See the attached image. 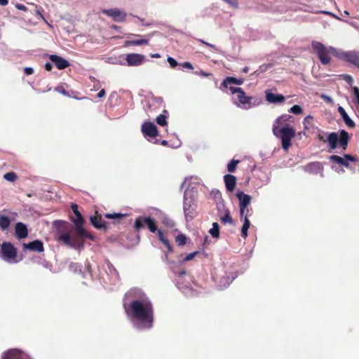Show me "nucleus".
<instances>
[{
    "instance_id": "nucleus-1",
    "label": "nucleus",
    "mask_w": 359,
    "mask_h": 359,
    "mask_svg": "<svg viewBox=\"0 0 359 359\" xmlns=\"http://www.w3.org/2000/svg\"><path fill=\"white\" fill-rule=\"evenodd\" d=\"M138 299L124 303L123 308L127 315L138 323L140 330L150 329L154 323V308L151 301L144 294L139 296Z\"/></svg>"
},
{
    "instance_id": "nucleus-2",
    "label": "nucleus",
    "mask_w": 359,
    "mask_h": 359,
    "mask_svg": "<svg viewBox=\"0 0 359 359\" xmlns=\"http://www.w3.org/2000/svg\"><path fill=\"white\" fill-rule=\"evenodd\" d=\"M293 117L291 115L283 114L278 116L273 123V133L281 139L282 147L285 151L291 147L292 139L296 135L294 129L287 123Z\"/></svg>"
},
{
    "instance_id": "nucleus-3",
    "label": "nucleus",
    "mask_w": 359,
    "mask_h": 359,
    "mask_svg": "<svg viewBox=\"0 0 359 359\" xmlns=\"http://www.w3.org/2000/svg\"><path fill=\"white\" fill-rule=\"evenodd\" d=\"M339 133V134L334 132L329 133L327 139H325L323 135L319 134L318 138L323 142H327L330 150H334L337 147H339L343 151H346L351 136L345 130H340Z\"/></svg>"
},
{
    "instance_id": "nucleus-4",
    "label": "nucleus",
    "mask_w": 359,
    "mask_h": 359,
    "mask_svg": "<svg viewBox=\"0 0 359 359\" xmlns=\"http://www.w3.org/2000/svg\"><path fill=\"white\" fill-rule=\"evenodd\" d=\"M314 53L318 55L320 62L325 65L330 62V55L339 57L340 53L332 46L326 47L324 44L318 41H313L311 43Z\"/></svg>"
},
{
    "instance_id": "nucleus-5",
    "label": "nucleus",
    "mask_w": 359,
    "mask_h": 359,
    "mask_svg": "<svg viewBox=\"0 0 359 359\" xmlns=\"http://www.w3.org/2000/svg\"><path fill=\"white\" fill-rule=\"evenodd\" d=\"M71 207L74 213V215L71 216V220L76 226V234L82 238H86L91 241H94V236L90 233L88 232L83 226L84 224V219L79 211L78 205L72 203Z\"/></svg>"
},
{
    "instance_id": "nucleus-6",
    "label": "nucleus",
    "mask_w": 359,
    "mask_h": 359,
    "mask_svg": "<svg viewBox=\"0 0 359 359\" xmlns=\"http://www.w3.org/2000/svg\"><path fill=\"white\" fill-rule=\"evenodd\" d=\"M197 204L194 198L192 197L191 192L187 189L184 194L183 209L185 219L187 221H191L197 215L196 211Z\"/></svg>"
},
{
    "instance_id": "nucleus-7",
    "label": "nucleus",
    "mask_w": 359,
    "mask_h": 359,
    "mask_svg": "<svg viewBox=\"0 0 359 359\" xmlns=\"http://www.w3.org/2000/svg\"><path fill=\"white\" fill-rule=\"evenodd\" d=\"M329 159L331 162L344 166L353 171H354L357 163L359 162V159L356 156L347 154L342 157L338 155H332L329 157Z\"/></svg>"
},
{
    "instance_id": "nucleus-8",
    "label": "nucleus",
    "mask_w": 359,
    "mask_h": 359,
    "mask_svg": "<svg viewBox=\"0 0 359 359\" xmlns=\"http://www.w3.org/2000/svg\"><path fill=\"white\" fill-rule=\"evenodd\" d=\"M79 236L71 237L67 232L58 231L56 234V240L71 248H76L83 246L84 239Z\"/></svg>"
},
{
    "instance_id": "nucleus-9",
    "label": "nucleus",
    "mask_w": 359,
    "mask_h": 359,
    "mask_svg": "<svg viewBox=\"0 0 359 359\" xmlns=\"http://www.w3.org/2000/svg\"><path fill=\"white\" fill-rule=\"evenodd\" d=\"M146 225L151 233H156L158 230L156 223L154 219L150 217H139L134 224V227L137 231H140L141 229Z\"/></svg>"
},
{
    "instance_id": "nucleus-10",
    "label": "nucleus",
    "mask_w": 359,
    "mask_h": 359,
    "mask_svg": "<svg viewBox=\"0 0 359 359\" xmlns=\"http://www.w3.org/2000/svg\"><path fill=\"white\" fill-rule=\"evenodd\" d=\"M236 197L239 201L240 217L243 219V216L249 212L248 207L250 204L252 198L250 195L245 194L242 191H237Z\"/></svg>"
},
{
    "instance_id": "nucleus-11",
    "label": "nucleus",
    "mask_w": 359,
    "mask_h": 359,
    "mask_svg": "<svg viewBox=\"0 0 359 359\" xmlns=\"http://www.w3.org/2000/svg\"><path fill=\"white\" fill-rule=\"evenodd\" d=\"M141 132L148 141L156 138L158 134V131L156 125L150 121H145L141 126Z\"/></svg>"
},
{
    "instance_id": "nucleus-12",
    "label": "nucleus",
    "mask_w": 359,
    "mask_h": 359,
    "mask_svg": "<svg viewBox=\"0 0 359 359\" xmlns=\"http://www.w3.org/2000/svg\"><path fill=\"white\" fill-rule=\"evenodd\" d=\"M102 13L110 18L114 22H123L126 21V13L124 11H121L118 8H110V9H103Z\"/></svg>"
},
{
    "instance_id": "nucleus-13",
    "label": "nucleus",
    "mask_w": 359,
    "mask_h": 359,
    "mask_svg": "<svg viewBox=\"0 0 359 359\" xmlns=\"http://www.w3.org/2000/svg\"><path fill=\"white\" fill-rule=\"evenodd\" d=\"M339 58L359 68V52L355 50L342 52L340 53Z\"/></svg>"
},
{
    "instance_id": "nucleus-14",
    "label": "nucleus",
    "mask_w": 359,
    "mask_h": 359,
    "mask_svg": "<svg viewBox=\"0 0 359 359\" xmlns=\"http://www.w3.org/2000/svg\"><path fill=\"white\" fill-rule=\"evenodd\" d=\"M90 221L92 225L97 229L107 231L109 228L108 223L103 220L102 215L97 211L95 215L90 217Z\"/></svg>"
},
{
    "instance_id": "nucleus-15",
    "label": "nucleus",
    "mask_w": 359,
    "mask_h": 359,
    "mask_svg": "<svg viewBox=\"0 0 359 359\" xmlns=\"http://www.w3.org/2000/svg\"><path fill=\"white\" fill-rule=\"evenodd\" d=\"M1 252L6 259H14L17 255V250L11 243L4 242L1 245Z\"/></svg>"
},
{
    "instance_id": "nucleus-16",
    "label": "nucleus",
    "mask_w": 359,
    "mask_h": 359,
    "mask_svg": "<svg viewBox=\"0 0 359 359\" xmlns=\"http://www.w3.org/2000/svg\"><path fill=\"white\" fill-rule=\"evenodd\" d=\"M22 248L24 250H28L29 251L39 253L44 251L43 243L39 240H35L28 243H23Z\"/></svg>"
},
{
    "instance_id": "nucleus-17",
    "label": "nucleus",
    "mask_w": 359,
    "mask_h": 359,
    "mask_svg": "<svg viewBox=\"0 0 359 359\" xmlns=\"http://www.w3.org/2000/svg\"><path fill=\"white\" fill-rule=\"evenodd\" d=\"M144 60V56L138 53H129L126 57L128 66H139L142 64Z\"/></svg>"
},
{
    "instance_id": "nucleus-18",
    "label": "nucleus",
    "mask_w": 359,
    "mask_h": 359,
    "mask_svg": "<svg viewBox=\"0 0 359 359\" xmlns=\"http://www.w3.org/2000/svg\"><path fill=\"white\" fill-rule=\"evenodd\" d=\"M1 359H32L29 355L25 353L18 350L12 349L8 351Z\"/></svg>"
},
{
    "instance_id": "nucleus-19",
    "label": "nucleus",
    "mask_w": 359,
    "mask_h": 359,
    "mask_svg": "<svg viewBox=\"0 0 359 359\" xmlns=\"http://www.w3.org/2000/svg\"><path fill=\"white\" fill-rule=\"evenodd\" d=\"M49 59L60 70L65 69L69 66V62L67 60L57 55H50Z\"/></svg>"
},
{
    "instance_id": "nucleus-20",
    "label": "nucleus",
    "mask_w": 359,
    "mask_h": 359,
    "mask_svg": "<svg viewBox=\"0 0 359 359\" xmlns=\"http://www.w3.org/2000/svg\"><path fill=\"white\" fill-rule=\"evenodd\" d=\"M266 100L269 103H283L285 100V97L281 94H275L269 90L265 91Z\"/></svg>"
},
{
    "instance_id": "nucleus-21",
    "label": "nucleus",
    "mask_w": 359,
    "mask_h": 359,
    "mask_svg": "<svg viewBox=\"0 0 359 359\" xmlns=\"http://www.w3.org/2000/svg\"><path fill=\"white\" fill-rule=\"evenodd\" d=\"M305 170L311 174L320 173L321 176L323 175V165L320 162H312L308 163L305 167Z\"/></svg>"
},
{
    "instance_id": "nucleus-22",
    "label": "nucleus",
    "mask_w": 359,
    "mask_h": 359,
    "mask_svg": "<svg viewBox=\"0 0 359 359\" xmlns=\"http://www.w3.org/2000/svg\"><path fill=\"white\" fill-rule=\"evenodd\" d=\"M239 102L243 105L245 109H250L252 107V101L253 97L246 95L245 93L242 90L238 95H237Z\"/></svg>"
},
{
    "instance_id": "nucleus-23",
    "label": "nucleus",
    "mask_w": 359,
    "mask_h": 359,
    "mask_svg": "<svg viewBox=\"0 0 359 359\" xmlns=\"http://www.w3.org/2000/svg\"><path fill=\"white\" fill-rule=\"evenodd\" d=\"M15 236L18 239L25 238L28 236V229L27 226L22 222H18L15 227Z\"/></svg>"
},
{
    "instance_id": "nucleus-24",
    "label": "nucleus",
    "mask_w": 359,
    "mask_h": 359,
    "mask_svg": "<svg viewBox=\"0 0 359 359\" xmlns=\"http://www.w3.org/2000/svg\"><path fill=\"white\" fill-rule=\"evenodd\" d=\"M224 181L227 191L232 192L236 184V177L231 174H227L224 176Z\"/></svg>"
},
{
    "instance_id": "nucleus-25",
    "label": "nucleus",
    "mask_w": 359,
    "mask_h": 359,
    "mask_svg": "<svg viewBox=\"0 0 359 359\" xmlns=\"http://www.w3.org/2000/svg\"><path fill=\"white\" fill-rule=\"evenodd\" d=\"M338 111L341 114L344 123L346 124V126L351 128H353L355 127V123L351 120V118L348 116L347 113L346 112L345 109L342 107H338Z\"/></svg>"
},
{
    "instance_id": "nucleus-26",
    "label": "nucleus",
    "mask_w": 359,
    "mask_h": 359,
    "mask_svg": "<svg viewBox=\"0 0 359 359\" xmlns=\"http://www.w3.org/2000/svg\"><path fill=\"white\" fill-rule=\"evenodd\" d=\"M244 82L243 79H236L232 76H227L222 83L224 88H228L229 84L242 85Z\"/></svg>"
},
{
    "instance_id": "nucleus-27",
    "label": "nucleus",
    "mask_w": 359,
    "mask_h": 359,
    "mask_svg": "<svg viewBox=\"0 0 359 359\" xmlns=\"http://www.w3.org/2000/svg\"><path fill=\"white\" fill-rule=\"evenodd\" d=\"M243 219H244L243 225L241 229V236L245 238L248 236V230L250 226V222L248 219V214H245V215L243 216Z\"/></svg>"
},
{
    "instance_id": "nucleus-28",
    "label": "nucleus",
    "mask_w": 359,
    "mask_h": 359,
    "mask_svg": "<svg viewBox=\"0 0 359 359\" xmlns=\"http://www.w3.org/2000/svg\"><path fill=\"white\" fill-rule=\"evenodd\" d=\"M126 215L121 213H107L104 215V217L107 219H114V223H119V222L123 219Z\"/></svg>"
},
{
    "instance_id": "nucleus-29",
    "label": "nucleus",
    "mask_w": 359,
    "mask_h": 359,
    "mask_svg": "<svg viewBox=\"0 0 359 359\" xmlns=\"http://www.w3.org/2000/svg\"><path fill=\"white\" fill-rule=\"evenodd\" d=\"M156 233H157L159 240L163 243V245L165 247H167L168 251H170V252L172 251V246L170 244L168 239L164 236L163 231L158 229L156 231Z\"/></svg>"
},
{
    "instance_id": "nucleus-30",
    "label": "nucleus",
    "mask_w": 359,
    "mask_h": 359,
    "mask_svg": "<svg viewBox=\"0 0 359 359\" xmlns=\"http://www.w3.org/2000/svg\"><path fill=\"white\" fill-rule=\"evenodd\" d=\"M11 224V220L7 216L0 215V227L3 229H7Z\"/></svg>"
},
{
    "instance_id": "nucleus-31",
    "label": "nucleus",
    "mask_w": 359,
    "mask_h": 359,
    "mask_svg": "<svg viewBox=\"0 0 359 359\" xmlns=\"http://www.w3.org/2000/svg\"><path fill=\"white\" fill-rule=\"evenodd\" d=\"M209 233L213 238H219V226L217 222L212 224V227L210 229Z\"/></svg>"
},
{
    "instance_id": "nucleus-32",
    "label": "nucleus",
    "mask_w": 359,
    "mask_h": 359,
    "mask_svg": "<svg viewBox=\"0 0 359 359\" xmlns=\"http://www.w3.org/2000/svg\"><path fill=\"white\" fill-rule=\"evenodd\" d=\"M161 222L165 226H167L170 228L174 227L175 226V221L172 218L166 215L162 217Z\"/></svg>"
},
{
    "instance_id": "nucleus-33",
    "label": "nucleus",
    "mask_w": 359,
    "mask_h": 359,
    "mask_svg": "<svg viewBox=\"0 0 359 359\" xmlns=\"http://www.w3.org/2000/svg\"><path fill=\"white\" fill-rule=\"evenodd\" d=\"M126 45H133V46H142V45H147L149 43V41L147 39H138V40H130L126 42Z\"/></svg>"
},
{
    "instance_id": "nucleus-34",
    "label": "nucleus",
    "mask_w": 359,
    "mask_h": 359,
    "mask_svg": "<svg viewBox=\"0 0 359 359\" xmlns=\"http://www.w3.org/2000/svg\"><path fill=\"white\" fill-rule=\"evenodd\" d=\"M175 242L179 246H183L186 244L187 237L184 234H179L176 238Z\"/></svg>"
},
{
    "instance_id": "nucleus-35",
    "label": "nucleus",
    "mask_w": 359,
    "mask_h": 359,
    "mask_svg": "<svg viewBox=\"0 0 359 359\" xmlns=\"http://www.w3.org/2000/svg\"><path fill=\"white\" fill-rule=\"evenodd\" d=\"M221 221L224 224H226V223L233 224V220L231 216L230 215L229 210H227L226 211V213H225L224 216L221 217Z\"/></svg>"
},
{
    "instance_id": "nucleus-36",
    "label": "nucleus",
    "mask_w": 359,
    "mask_h": 359,
    "mask_svg": "<svg viewBox=\"0 0 359 359\" xmlns=\"http://www.w3.org/2000/svg\"><path fill=\"white\" fill-rule=\"evenodd\" d=\"M239 161L238 160H231L228 165H227V170L229 172H233L236 170V166L238 164Z\"/></svg>"
},
{
    "instance_id": "nucleus-37",
    "label": "nucleus",
    "mask_w": 359,
    "mask_h": 359,
    "mask_svg": "<svg viewBox=\"0 0 359 359\" xmlns=\"http://www.w3.org/2000/svg\"><path fill=\"white\" fill-rule=\"evenodd\" d=\"M166 118L167 117L165 115L160 114L156 118V123L161 126H165L168 123L166 121Z\"/></svg>"
},
{
    "instance_id": "nucleus-38",
    "label": "nucleus",
    "mask_w": 359,
    "mask_h": 359,
    "mask_svg": "<svg viewBox=\"0 0 359 359\" xmlns=\"http://www.w3.org/2000/svg\"><path fill=\"white\" fill-rule=\"evenodd\" d=\"M17 177V175L14 172H9L4 175V178L9 182H14Z\"/></svg>"
},
{
    "instance_id": "nucleus-39",
    "label": "nucleus",
    "mask_w": 359,
    "mask_h": 359,
    "mask_svg": "<svg viewBox=\"0 0 359 359\" xmlns=\"http://www.w3.org/2000/svg\"><path fill=\"white\" fill-rule=\"evenodd\" d=\"M290 112L297 115L301 114L303 112V110L299 105L295 104L290 108Z\"/></svg>"
},
{
    "instance_id": "nucleus-40",
    "label": "nucleus",
    "mask_w": 359,
    "mask_h": 359,
    "mask_svg": "<svg viewBox=\"0 0 359 359\" xmlns=\"http://www.w3.org/2000/svg\"><path fill=\"white\" fill-rule=\"evenodd\" d=\"M224 2L230 5L233 8H238V0H223Z\"/></svg>"
},
{
    "instance_id": "nucleus-41",
    "label": "nucleus",
    "mask_w": 359,
    "mask_h": 359,
    "mask_svg": "<svg viewBox=\"0 0 359 359\" xmlns=\"http://www.w3.org/2000/svg\"><path fill=\"white\" fill-rule=\"evenodd\" d=\"M229 89L231 94L237 93V95H238V93L243 90L240 87H233V86H229Z\"/></svg>"
},
{
    "instance_id": "nucleus-42",
    "label": "nucleus",
    "mask_w": 359,
    "mask_h": 359,
    "mask_svg": "<svg viewBox=\"0 0 359 359\" xmlns=\"http://www.w3.org/2000/svg\"><path fill=\"white\" fill-rule=\"evenodd\" d=\"M168 62L172 68H175L178 65L177 62L173 57H168Z\"/></svg>"
},
{
    "instance_id": "nucleus-43",
    "label": "nucleus",
    "mask_w": 359,
    "mask_h": 359,
    "mask_svg": "<svg viewBox=\"0 0 359 359\" xmlns=\"http://www.w3.org/2000/svg\"><path fill=\"white\" fill-rule=\"evenodd\" d=\"M353 94L357 100L358 104H359V88L356 86L353 88Z\"/></svg>"
},
{
    "instance_id": "nucleus-44",
    "label": "nucleus",
    "mask_w": 359,
    "mask_h": 359,
    "mask_svg": "<svg viewBox=\"0 0 359 359\" xmlns=\"http://www.w3.org/2000/svg\"><path fill=\"white\" fill-rule=\"evenodd\" d=\"M196 254H198V252H194L192 253L187 255V257L184 258V261L191 260L192 259L194 258Z\"/></svg>"
},
{
    "instance_id": "nucleus-45",
    "label": "nucleus",
    "mask_w": 359,
    "mask_h": 359,
    "mask_svg": "<svg viewBox=\"0 0 359 359\" xmlns=\"http://www.w3.org/2000/svg\"><path fill=\"white\" fill-rule=\"evenodd\" d=\"M180 65L182 67H183L184 68H187V69H194L192 65L189 62H184L182 63Z\"/></svg>"
},
{
    "instance_id": "nucleus-46",
    "label": "nucleus",
    "mask_w": 359,
    "mask_h": 359,
    "mask_svg": "<svg viewBox=\"0 0 359 359\" xmlns=\"http://www.w3.org/2000/svg\"><path fill=\"white\" fill-rule=\"evenodd\" d=\"M24 72L26 75H31L34 73V69L32 67H25L24 69Z\"/></svg>"
},
{
    "instance_id": "nucleus-47",
    "label": "nucleus",
    "mask_w": 359,
    "mask_h": 359,
    "mask_svg": "<svg viewBox=\"0 0 359 359\" xmlns=\"http://www.w3.org/2000/svg\"><path fill=\"white\" fill-rule=\"evenodd\" d=\"M56 90L60 92L64 95H67V92L65 90V89L63 87H58L56 88Z\"/></svg>"
},
{
    "instance_id": "nucleus-48",
    "label": "nucleus",
    "mask_w": 359,
    "mask_h": 359,
    "mask_svg": "<svg viewBox=\"0 0 359 359\" xmlns=\"http://www.w3.org/2000/svg\"><path fill=\"white\" fill-rule=\"evenodd\" d=\"M44 68L46 71L50 72L52 70L53 66L50 62H48L45 64Z\"/></svg>"
},
{
    "instance_id": "nucleus-49",
    "label": "nucleus",
    "mask_w": 359,
    "mask_h": 359,
    "mask_svg": "<svg viewBox=\"0 0 359 359\" xmlns=\"http://www.w3.org/2000/svg\"><path fill=\"white\" fill-rule=\"evenodd\" d=\"M105 90L104 89H102L99 91V93L97 95V97L99 98L103 97L105 95Z\"/></svg>"
},
{
    "instance_id": "nucleus-50",
    "label": "nucleus",
    "mask_w": 359,
    "mask_h": 359,
    "mask_svg": "<svg viewBox=\"0 0 359 359\" xmlns=\"http://www.w3.org/2000/svg\"><path fill=\"white\" fill-rule=\"evenodd\" d=\"M321 97L327 102H330L332 101V98L326 95H322Z\"/></svg>"
},
{
    "instance_id": "nucleus-51",
    "label": "nucleus",
    "mask_w": 359,
    "mask_h": 359,
    "mask_svg": "<svg viewBox=\"0 0 359 359\" xmlns=\"http://www.w3.org/2000/svg\"><path fill=\"white\" fill-rule=\"evenodd\" d=\"M17 8H18L19 10H21V11H26L27 10V7L24 5H22V4H18L16 6Z\"/></svg>"
},
{
    "instance_id": "nucleus-52",
    "label": "nucleus",
    "mask_w": 359,
    "mask_h": 359,
    "mask_svg": "<svg viewBox=\"0 0 359 359\" xmlns=\"http://www.w3.org/2000/svg\"><path fill=\"white\" fill-rule=\"evenodd\" d=\"M8 4V0H0V5L6 6Z\"/></svg>"
},
{
    "instance_id": "nucleus-53",
    "label": "nucleus",
    "mask_w": 359,
    "mask_h": 359,
    "mask_svg": "<svg viewBox=\"0 0 359 359\" xmlns=\"http://www.w3.org/2000/svg\"><path fill=\"white\" fill-rule=\"evenodd\" d=\"M152 143L154 144H160L161 141H159L158 140L156 139V138H153L151 139V141Z\"/></svg>"
},
{
    "instance_id": "nucleus-54",
    "label": "nucleus",
    "mask_w": 359,
    "mask_h": 359,
    "mask_svg": "<svg viewBox=\"0 0 359 359\" xmlns=\"http://www.w3.org/2000/svg\"><path fill=\"white\" fill-rule=\"evenodd\" d=\"M201 75L203 76H209L211 75V74L210 73H206L203 71H201V73H200Z\"/></svg>"
},
{
    "instance_id": "nucleus-55",
    "label": "nucleus",
    "mask_w": 359,
    "mask_h": 359,
    "mask_svg": "<svg viewBox=\"0 0 359 359\" xmlns=\"http://www.w3.org/2000/svg\"><path fill=\"white\" fill-rule=\"evenodd\" d=\"M160 144L163 145V146H167L168 144V142L167 140H161V142H160Z\"/></svg>"
},
{
    "instance_id": "nucleus-56",
    "label": "nucleus",
    "mask_w": 359,
    "mask_h": 359,
    "mask_svg": "<svg viewBox=\"0 0 359 359\" xmlns=\"http://www.w3.org/2000/svg\"><path fill=\"white\" fill-rule=\"evenodd\" d=\"M349 15V13L347 11H344V13L341 14L342 16H348Z\"/></svg>"
},
{
    "instance_id": "nucleus-57",
    "label": "nucleus",
    "mask_w": 359,
    "mask_h": 359,
    "mask_svg": "<svg viewBox=\"0 0 359 359\" xmlns=\"http://www.w3.org/2000/svg\"><path fill=\"white\" fill-rule=\"evenodd\" d=\"M179 274H180V276L185 275L186 274V271L185 270H182L181 271L179 272Z\"/></svg>"
},
{
    "instance_id": "nucleus-58",
    "label": "nucleus",
    "mask_w": 359,
    "mask_h": 359,
    "mask_svg": "<svg viewBox=\"0 0 359 359\" xmlns=\"http://www.w3.org/2000/svg\"><path fill=\"white\" fill-rule=\"evenodd\" d=\"M313 117L311 116H307L305 118H304V123L308 121L309 119H312Z\"/></svg>"
},
{
    "instance_id": "nucleus-59",
    "label": "nucleus",
    "mask_w": 359,
    "mask_h": 359,
    "mask_svg": "<svg viewBox=\"0 0 359 359\" xmlns=\"http://www.w3.org/2000/svg\"><path fill=\"white\" fill-rule=\"evenodd\" d=\"M248 70H249L248 67H244V68L243 69V72H244V73H248Z\"/></svg>"
},
{
    "instance_id": "nucleus-60",
    "label": "nucleus",
    "mask_w": 359,
    "mask_h": 359,
    "mask_svg": "<svg viewBox=\"0 0 359 359\" xmlns=\"http://www.w3.org/2000/svg\"><path fill=\"white\" fill-rule=\"evenodd\" d=\"M151 57H159L160 55L156 53V54L152 55Z\"/></svg>"
},
{
    "instance_id": "nucleus-61",
    "label": "nucleus",
    "mask_w": 359,
    "mask_h": 359,
    "mask_svg": "<svg viewBox=\"0 0 359 359\" xmlns=\"http://www.w3.org/2000/svg\"><path fill=\"white\" fill-rule=\"evenodd\" d=\"M133 16H134V17H135V18H137L140 21H141V22H143V21H144V20H143V19H142L141 18H140V17H138V16H136V15H133Z\"/></svg>"
},
{
    "instance_id": "nucleus-62",
    "label": "nucleus",
    "mask_w": 359,
    "mask_h": 359,
    "mask_svg": "<svg viewBox=\"0 0 359 359\" xmlns=\"http://www.w3.org/2000/svg\"><path fill=\"white\" fill-rule=\"evenodd\" d=\"M201 41L203 43H204V44H205V45H207V46H210V44H209V43H207V42H205V41H203V40H201Z\"/></svg>"
},
{
    "instance_id": "nucleus-63",
    "label": "nucleus",
    "mask_w": 359,
    "mask_h": 359,
    "mask_svg": "<svg viewBox=\"0 0 359 359\" xmlns=\"http://www.w3.org/2000/svg\"><path fill=\"white\" fill-rule=\"evenodd\" d=\"M348 80H352V78L351 76H347Z\"/></svg>"
},
{
    "instance_id": "nucleus-64",
    "label": "nucleus",
    "mask_w": 359,
    "mask_h": 359,
    "mask_svg": "<svg viewBox=\"0 0 359 359\" xmlns=\"http://www.w3.org/2000/svg\"><path fill=\"white\" fill-rule=\"evenodd\" d=\"M116 27H117V26H116V25H113V26H112V28H114V29H116Z\"/></svg>"
}]
</instances>
